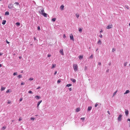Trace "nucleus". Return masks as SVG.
Here are the masks:
<instances>
[{
	"label": "nucleus",
	"instance_id": "46",
	"mask_svg": "<svg viewBox=\"0 0 130 130\" xmlns=\"http://www.w3.org/2000/svg\"><path fill=\"white\" fill-rule=\"evenodd\" d=\"M90 58H93V56L92 54L90 56Z\"/></svg>",
	"mask_w": 130,
	"mask_h": 130
},
{
	"label": "nucleus",
	"instance_id": "12",
	"mask_svg": "<svg viewBox=\"0 0 130 130\" xmlns=\"http://www.w3.org/2000/svg\"><path fill=\"white\" fill-rule=\"evenodd\" d=\"M92 109V107L91 106H89L88 107V108L87 110L88 111H90Z\"/></svg>",
	"mask_w": 130,
	"mask_h": 130
},
{
	"label": "nucleus",
	"instance_id": "47",
	"mask_svg": "<svg viewBox=\"0 0 130 130\" xmlns=\"http://www.w3.org/2000/svg\"><path fill=\"white\" fill-rule=\"evenodd\" d=\"M29 80H33V79L32 78H30L29 79Z\"/></svg>",
	"mask_w": 130,
	"mask_h": 130
},
{
	"label": "nucleus",
	"instance_id": "57",
	"mask_svg": "<svg viewBox=\"0 0 130 130\" xmlns=\"http://www.w3.org/2000/svg\"><path fill=\"white\" fill-rule=\"evenodd\" d=\"M3 54V53H0V56H1Z\"/></svg>",
	"mask_w": 130,
	"mask_h": 130
},
{
	"label": "nucleus",
	"instance_id": "8",
	"mask_svg": "<svg viewBox=\"0 0 130 130\" xmlns=\"http://www.w3.org/2000/svg\"><path fill=\"white\" fill-rule=\"evenodd\" d=\"M60 53H61V54L62 55H64V53H63V49H61L60 50Z\"/></svg>",
	"mask_w": 130,
	"mask_h": 130
},
{
	"label": "nucleus",
	"instance_id": "51",
	"mask_svg": "<svg viewBox=\"0 0 130 130\" xmlns=\"http://www.w3.org/2000/svg\"><path fill=\"white\" fill-rule=\"evenodd\" d=\"M98 64L99 65H101V63L100 62H99L98 63Z\"/></svg>",
	"mask_w": 130,
	"mask_h": 130
},
{
	"label": "nucleus",
	"instance_id": "28",
	"mask_svg": "<svg viewBox=\"0 0 130 130\" xmlns=\"http://www.w3.org/2000/svg\"><path fill=\"white\" fill-rule=\"evenodd\" d=\"M78 30L80 32H82V29L80 28Z\"/></svg>",
	"mask_w": 130,
	"mask_h": 130
},
{
	"label": "nucleus",
	"instance_id": "10",
	"mask_svg": "<svg viewBox=\"0 0 130 130\" xmlns=\"http://www.w3.org/2000/svg\"><path fill=\"white\" fill-rule=\"evenodd\" d=\"M42 102V100H41L40 101L38 102L37 104V107H38L40 104V103Z\"/></svg>",
	"mask_w": 130,
	"mask_h": 130
},
{
	"label": "nucleus",
	"instance_id": "34",
	"mask_svg": "<svg viewBox=\"0 0 130 130\" xmlns=\"http://www.w3.org/2000/svg\"><path fill=\"white\" fill-rule=\"evenodd\" d=\"M16 24L18 26H19L20 25V23H19V22H17L16 23Z\"/></svg>",
	"mask_w": 130,
	"mask_h": 130
},
{
	"label": "nucleus",
	"instance_id": "24",
	"mask_svg": "<svg viewBox=\"0 0 130 130\" xmlns=\"http://www.w3.org/2000/svg\"><path fill=\"white\" fill-rule=\"evenodd\" d=\"M72 85L71 84H67L66 85V86L68 87H69L70 86H71Z\"/></svg>",
	"mask_w": 130,
	"mask_h": 130
},
{
	"label": "nucleus",
	"instance_id": "25",
	"mask_svg": "<svg viewBox=\"0 0 130 130\" xmlns=\"http://www.w3.org/2000/svg\"><path fill=\"white\" fill-rule=\"evenodd\" d=\"M56 18H53V19H52V21H53V22H54V21H56Z\"/></svg>",
	"mask_w": 130,
	"mask_h": 130
},
{
	"label": "nucleus",
	"instance_id": "14",
	"mask_svg": "<svg viewBox=\"0 0 130 130\" xmlns=\"http://www.w3.org/2000/svg\"><path fill=\"white\" fill-rule=\"evenodd\" d=\"M56 64H53L52 65V69H53L56 66Z\"/></svg>",
	"mask_w": 130,
	"mask_h": 130
},
{
	"label": "nucleus",
	"instance_id": "31",
	"mask_svg": "<svg viewBox=\"0 0 130 130\" xmlns=\"http://www.w3.org/2000/svg\"><path fill=\"white\" fill-rule=\"evenodd\" d=\"M22 76L21 75H19L18 76V77L19 78L22 77Z\"/></svg>",
	"mask_w": 130,
	"mask_h": 130
},
{
	"label": "nucleus",
	"instance_id": "3",
	"mask_svg": "<svg viewBox=\"0 0 130 130\" xmlns=\"http://www.w3.org/2000/svg\"><path fill=\"white\" fill-rule=\"evenodd\" d=\"M112 27V24H110L108 25L106 27V28L107 29H110Z\"/></svg>",
	"mask_w": 130,
	"mask_h": 130
},
{
	"label": "nucleus",
	"instance_id": "41",
	"mask_svg": "<svg viewBox=\"0 0 130 130\" xmlns=\"http://www.w3.org/2000/svg\"><path fill=\"white\" fill-rule=\"evenodd\" d=\"M9 92V90L8 89L6 91V93H8Z\"/></svg>",
	"mask_w": 130,
	"mask_h": 130
},
{
	"label": "nucleus",
	"instance_id": "15",
	"mask_svg": "<svg viewBox=\"0 0 130 130\" xmlns=\"http://www.w3.org/2000/svg\"><path fill=\"white\" fill-rule=\"evenodd\" d=\"M129 92H130V91H129V90H126L125 91V92L124 93V94H125L127 93H128Z\"/></svg>",
	"mask_w": 130,
	"mask_h": 130
},
{
	"label": "nucleus",
	"instance_id": "63",
	"mask_svg": "<svg viewBox=\"0 0 130 130\" xmlns=\"http://www.w3.org/2000/svg\"><path fill=\"white\" fill-rule=\"evenodd\" d=\"M21 57H20H20H19V58L20 59H21Z\"/></svg>",
	"mask_w": 130,
	"mask_h": 130
},
{
	"label": "nucleus",
	"instance_id": "61",
	"mask_svg": "<svg viewBox=\"0 0 130 130\" xmlns=\"http://www.w3.org/2000/svg\"><path fill=\"white\" fill-rule=\"evenodd\" d=\"M34 40H36V37H34Z\"/></svg>",
	"mask_w": 130,
	"mask_h": 130
},
{
	"label": "nucleus",
	"instance_id": "7",
	"mask_svg": "<svg viewBox=\"0 0 130 130\" xmlns=\"http://www.w3.org/2000/svg\"><path fill=\"white\" fill-rule=\"evenodd\" d=\"M35 97L37 99H39L41 98V97L38 95H36Z\"/></svg>",
	"mask_w": 130,
	"mask_h": 130
},
{
	"label": "nucleus",
	"instance_id": "6",
	"mask_svg": "<svg viewBox=\"0 0 130 130\" xmlns=\"http://www.w3.org/2000/svg\"><path fill=\"white\" fill-rule=\"evenodd\" d=\"M122 116V115H119V116L118 118V121H121Z\"/></svg>",
	"mask_w": 130,
	"mask_h": 130
},
{
	"label": "nucleus",
	"instance_id": "54",
	"mask_svg": "<svg viewBox=\"0 0 130 130\" xmlns=\"http://www.w3.org/2000/svg\"><path fill=\"white\" fill-rule=\"evenodd\" d=\"M107 112L109 114V115H110V112L109 111H107Z\"/></svg>",
	"mask_w": 130,
	"mask_h": 130
},
{
	"label": "nucleus",
	"instance_id": "11",
	"mask_svg": "<svg viewBox=\"0 0 130 130\" xmlns=\"http://www.w3.org/2000/svg\"><path fill=\"white\" fill-rule=\"evenodd\" d=\"M80 110V108L79 107H78L76 109V112H78Z\"/></svg>",
	"mask_w": 130,
	"mask_h": 130
},
{
	"label": "nucleus",
	"instance_id": "20",
	"mask_svg": "<svg viewBox=\"0 0 130 130\" xmlns=\"http://www.w3.org/2000/svg\"><path fill=\"white\" fill-rule=\"evenodd\" d=\"M9 12L8 11L6 12H5V15H9Z\"/></svg>",
	"mask_w": 130,
	"mask_h": 130
},
{
	"label": "nucleus",
	"instance_id": "26",
	"mask_svg": "<svg viewBox=\"0 0 130 130\" xmlns=\"http://www.w3.org/2000/svg\"><path fill=\"white\" fill-rule=\"evenodd\" d=\"M127 62H126L124 63V65L125 67L126 66L127 64Z\"/></svg>",
	"mask_w": 130,
	"mask_h": 130
},
{
	"label": "nucleus",
	"instance_id": "44",
	"mask_svg": "<svg viewBox=\"0 0 130 130\" xmlns=\"http://www.w3.org/2000/svg\"><path fill=\"white\" fill-rule=\"evenodd\" d=\"M25 84L24 82H22L21 83V85H24Z\"/></svg>",
	"mask_w": 130,
	"mask_h": 130
},
{
	"label": "nucleus",
	"instance_id": "4",
	"mask_svg": "<svg viewBox=\"0 0 130 130\" xmlns=\"http://www.w3.org/2000/svg\"><path fill=\"white\" fill-rule=\"evenodd\" d=\"M8 7L9 9H12L13 8V5L11 4H9Z\"/></svg>",
	"mask_w": 130,
	"mask_h": 130
},
{
	"label": "nucleus",
	"instance_id": "60",
	"mask_svg": "<svg viewBox=\"0 0 130 130\" xmlns=\"http://www.w3.org/2000/svg\"><path fill=\"white\" fill-rule=\"evenodd\" d=\"M40 88V87H38L37 88V89H39V88Z\"/></svg>",
	"mask_w": 130,
	"mask_h": 130
},
{
	"label": "nucleus",
	"instance_id": "2",
	"mask_svg": "<svg viewBox=\"0 0 130 130\" xmlns=\"http://www.w3.org/2000/svg\"><path fill=\"white\" fill-rule=\"evenodd\" d=\"M73 68L74 71H76L78 70V66L77 64H74Z\"/></svg>",
	"mask_w": 130,
	"mask_h": 130
},
{
	"label": "nucleus",
	"instance_id": "37",
	"mask_svg": "<svg viewBox=\"0 0 130 130\" xmlns=\"http://www.w3.org/2000/svg\"><path fill=\"white\" fill-rule=\"evenodd\" d=\"M17 75V72H14L13 74V75L14 76L16 75Z\"/></svg>",
	"mask_w": 130,
	"mask_h": 130
},
{
	"label": "nucleus",
	"instance_id": "27",
	"mask_svg": "<svg viewBox=\"0 0 130 130\" xmlns=\"http://www.w3.org/2000/svg\"><path fill=\"white\" fill-rule=\"evenodd\" d=\"M61 82V81L60 80V79L58 80L57 81V83L58 84L59 83Z\"/></svg>",
	"mask_w": 130,
	"mask_h": 130
},
{
	"label": "nucleus",
	"instance_id": "1",
	"mask_svg": "<svg viewBox=\"0 0 130 130\" xmlns=\"http://www.w3.org/2000/svg\"><path fill=\"white\" fill-rule=\"evenodd\" d=\"M39 12L41 14L43 15L45 17H47V14L44 12V10L43 9H40Z\"/></svg>",
	"mask_w": 130,
	"mask_h": 130
},
{
	"label": "nucleus",
	"instance_id": "18",
	"mask_svg": "<svg viewBox=\"0 0 130 130\" xmlns=\"http://www.w3.org/2000/svg\"><path fill=\"white\" fill-rule=\"evenodd\" d=\"M5 88H6L5 87H1V91L4 90H5Z\"/></svg>",
	"mask_w": 130,
	"mask_h": 130
},
{
	"label": "nucleus",
	"instance_id": "13",
	"mask_svg": "<svg viewBox=\"0 0 130 130\" xmlns=\"http://www.w3.org/2000/svg\"><path fill=\"white\" fill-rule=\"evenodd\" d=\"M101 40H99L97 42V44H98L100 45L101 44Z\"/></svg>",
	"mask_w": 130,
	"mask_h": 130
},
{
	"label": "nucleus",
	"instance_id": "56",
	"mask_svg": "<svg viewBox=\"0 0 130 130\" xmlns=\"http://www.w3.org/2000/svg\"><path fill=\"white\" fill-rule=\"evenodd\" d=\"M69 90H70V91H71V90H72V89H71V88H69Z\"/></svg>",
	"mask_w": 130,
	"mask_h": 130
},
{
	"label": "nucleus",
	"instance_id": "43",
	"mask_svg": "<svg viewBox=\"0 0 130 130\" xmlns=\"http://www.w3.org/2000/svg\"><path fill=\"white\" fill-rule=\"evenodd\" d=\"M99 36L101 38H102L103 36L102 35L100 34Z\"/></svg>",
	"mask_w": 130,
	"mask_h": 130
},
{
	"label": "nucleus",
	"instance_id": "40",
	"mask_svg": "<svg viewBox=\"0 0 130 130\" xmlns=\"http://www.w3.org/2000/svg\"><path fill=\"white\" fill-rule=\"evenodd\" d=\"M57 71H55V73L54 74V75H55L56 74H57Z\"/></svg>",
	"mask_w": 130,
	"mask_h": 130
},
{
	"label": "nucleus",
	"instance_id": "19",
	"mask_svg": "<svg viewBox=\"0 0 130 130\" xmlns=\"http://www.w3.org/2000/svg\"><path fill=\"white\" fill-rule=\"evenodd\" d=\"M78 58L80 59H82L83 58V55H79L78 56Z\"/></svg>",
	"mask_w": 130,
	"mask_h": 130
},
{
	"label": "nucleus",
	"instance_id": "48",
	"mask_svg": "<svg viewBox=\"0 0 130 130\" xmlns=\"http://www.w3.org/2000/svg\"><path fill=\"white\" fill-rule=\"evenodd\" d=\"M23 100V98H21L20 99V102H21Z\"/></svg>",
	"mask_w": 130,
	"mask_h": 130
},
{
	"label": "nucleus",
	"instance_id": "49",
	"mask_svg": "<svg viewBox=\"0 0 130 130\" xmlns=\"http://www.w3.org/2000/svg\"><path fill=\"white\" fill-rule=\"evenodd\" d=\"M38 30H40V26H38Z\"/></svg>",
	"mask_w": 130,
	"mask_h": 130
},
{
	"label": "nucleus",
	"instance_id": "9",
	"mask_svg": "<svg viewBox=\"0 0 130 130\" xmlns=\"http://www.w3.org/2000/svg\"><path fill=\"white\" fill-rule=\"evenodd\" d=\"M125 113L126 116H127L128 114V110L125 109Z\"/></svg>",
	"mask_w": 130,
	"mask_h": 130
},
{
	"label": "nucleus",
	"instance_id": "64",
	"mask_svg": "<svg viewBox=\"0 0 130 130\" xmlns=\"http://www.w3.org/2000/svg\"><path fill=\"white\" fill-rule=\"evenodd\" d=\"M98 50V48H97L96 50V51H97Z\"/></svg>",
	"mask_w": 130,
	"mask_h": 130
},
{
	"label": "nucleus",
	"instance_id": "5",
	"mask_svg": "<svg viewBox=\"0 0 130 130\" xmlns=\"http://www.w3.org/2000/svg\"><path fill=\"white\" fill-rule=\"evenodd\" d=\"M70 37L71 40H72L73 41L74 40L73 36L72 34H71L70 35Z\"/></svg>",
	"mask_w": 130,
	"mask_h": 130
},
{
	"label": "nucleus",
	"instance_id": "42",
	"mask_svg": "<svg viewBox=\"0 0 130 130\" xmlns=\"http://www.w3.org/2000/svg\"><path fill=\"white\" fill-rule=\"evenodd\" d=\"M28 93H31V94H32V91H29Z\"/></svg>",
	"mask_w": 130,
	"mask_h": 130
},
{
	"label": "nucleus",
	"instance_id": "55",
	"mask_svg": "<svg viewBox=\"0 0 130 130\" xmlns=\"http://www.w3.org/2000/svg\"><path fill=\"white\" fill-rule=\"evenodd\" d=\"M87 69V67L86 66L85 67V70H86Z\"/></svg>",
	"mask_w": 130,
	"mask_h": 130
},
{
	"label": "nucleus",
	"instance_id": "29",
	"mask_svg": "<svg viewBox=\"0 0 130 130\" xmlns=\"http://www.w3.org/2000/svg\"><path fill=\"white\" fill-rule=\"evenodd\" d=\"M6 128V127L5 126H3L2 128V129H3V130L5 129Z\"/></svg>",
	"mask_w": 130,
	"mask_h": 130
},
{
	"label": "nucleus",
	"instance_id": "32",
	"mask_svg": "<svg viewBox=\"0 0 130 130\" xmlns=\"http://www.w3.org/2000/svg\"><path fill=\"white\" fill-rule=\"evenodd\" d=\"M76 17L77 18H78L79 17V14H76Z\"/></svg>",
	"mask_w": 130,
	"mask_h": 130
},
{
	"label": "nucleus",
	"instance_id": "52",
	"mask_svg": "<svg viewBox=\"0 0 130 130\" xmlns=\"http://www.w3.org/2000/svg\"><path fill=\"white\" fill-rule=\"evenodd\" d=\"M98 104H96L95 105V107H96L98 105Z\"/></svg>",
	"mask_w": 130,
	"mask_h": 130
},
{
	"label": "nucleus",
	"instance_id": "16",
	"mask_svg": "<svg viewBox=\"0 0 130 130\" xmlns=\"http://www.w3.org/2000/svg\"><path fill=\"white\" fill-rule=\"evenodd\" d=\"M71 80L73 82L75 83L76 80L75 79H73V78H71Z\"/></svg>",
	"mask_w": 130,
	"mask_h": 130
},
{
	"label": "nucleus",
	"instance_id": "21",
	"mask_svg": "<svg viewBox=\"0 0 130 130\" xmlns=\"http://www.w3.org/2000/svg\"><path fill=\"white\" fill-rule=\"evenodd\" d=\"M6 20H3V22H2V24L3 25H4L6 23Z\"/></svg>",
	"mask_w": 130,
	"mask_h": 130
},
{
	"label": "nucleus",
	"instance_id": "36",
	"mask_svg": "<svg viewBox=\"0 0 130 130\" xmlns=\"http://www.w3.org/2000/svg\"><path fill=\"white\" fill-rule=\"evenodd\" d=\"M30 119L31 120H34L35 119V118L34 117H31L30 118Z\"/></svg>",
	"mask_w": 130,
	"mask_h": 130
},
{
	"label": "nucleus",
	"instance_id": "38",
	"mask_svg": "<svg viewBox=\"0 0 130 130\" xmlns=\"http://www.w3.org/2000/svg\"><path fill=\"white\" fill-rule=\"evenodd\" d=\"M66 38V35L65 34H64L63 35V38Z\"/></svg>",
	"mask_w": 130,
	"mask_h": 130
},
{
	"label": "nucleus",
	"instance_id": "59",
	"mask_svg": "<svg viewBox=\"0 0 130 130\" xmlns=\"http://www.w3.org/2000/svg\"><path fill=\"white\" fill-rule=\"evenodd\" d=\"M127 120L128 121H130V119H127Z\"/></svg>",
	"mask_w": 130,
	"mask_h": 130
},
{
	"label": "nucleus",
	"instance_id": "22",
	"mask_svg": "<svg viewBox=\"0 0 130 130\" xmlns=\"http://www.w3.org/2000/svg\"><path fill=\"white\" fill-rule=\"evenodd\" d=\"M14 5H16L17 6H19V3L18 2H15L14 3Z\"/></svg>",
	"mask_w": 130,
	"mask_h": 130
},
{
	"label": "nucleus",
	"instance_id": "17",
	"mask_svg": "<svg viewBox=\"0 0 130 130\" xmlns=\"http://www.w3.org/2000/svg\"><path fill=\"white\" fill-rule=\"evenodd\" d=\"M64 6L63 5H62L60 7V8L61 10H63L64 9Z\"/></svg>",
	"mask_w": 130,
	"mask_h": 130
},
{
	"label": "nucleus",
	"instance_id": "53",
	"mask_svg": "<svg viewBox=\"0 0 130 130\" xmlns=\"http://www.w3.org/2000/svg\"><path fill=\"white\" fill-rule=\"evenodd\" d=\"M6 43L7 44H9V42L7 40H6Z\"/></svg>",
	"mask_w": 130,
	"mask_h": 130
},
{
	"label": "nucleus",
	"instance_id": "30",
	"mask_svg": "<svg viewBox=\"0 0 130 130\" xmlns=\"http://www.w3.org/2000/svg\"><path fill=\"white\" fill-rule=\"evenodd\" d=\"M117 90L115 92H114V93L113 94V96H114L117 93Z\"/></svg>",
	"mask_w": 130,
	"mask_h": 130
},
{
	"label": "nucleus",
	"instance_id": "39",
	"mask_svg": "<svg viewBox=\"0 0 130 130\" xmlns=\"http://www.w3.org/2000/svg\"><path fill=\"white\" fill-rule=\"evenodd\" d=\"M11 103V102L9 100L7 102V103L8 104H10Z\"/></svg>",
	"mask_w": 130,
	"mask_h": 130
},
{
	"label": "nucleus",
	"instance_id": "35",
	"mask_svg": "<svg viewBox=\"0 0 130 130\" xmlns=\"http://www.w3.org/2000/svg\"><path fill=\"white\" fill-rule=\"evenodd\" d=\"M85 119V118L84 117L82 118H80V119L83 120V121H84Z\"/></svg>",
	"mask_w": 130,
	"mask_h": 130
},
{
	"label": "nucleus",
	"instance_id": "58",
	"mask_svg": "<svg viewBox=\"0 0 130 130\" xmlns=\"http://www.w3.org/2000/svg\"><path fill=\"white\" fill-rule=\"evenodd\" d=\"M103 32V31L102 30H101V31H100V33H101L102 32Z\"/></svg>",
	"mask_w": 130,
	"mask_h": 130
},
{
	"label": "nucleus",
	"instance_id": "33",
	"mask_svg": "<svg viewBox=\"0 0 130 130\" xmlns=\"http://www.w3.org/2000/svg\"><path fill=\"white\" fill-rule=\"evenodd\" d=\"M116 51V49L115 48H113L112 50V52H114Z\"/></svg>",
	"mask_w": 130,
	"mask_h": 130
},
{
	"label": "nucleus",
	"instance_id": "62",
	"mask_svg": "<svg viewBox=\"0 0 130 130\" xmlns=\"http://www.w3.org/2000/svg\"><path fill=\"white\" fill-rule=\"evenodd\" d=\"M2 66V65L1 64H0V67H1Z\"/></svg>",
	"mask_w": 130,
	"mask_h": 130
},
{
	"label": "nucleus",
	"instance_id": "23",
	"mask_svg": "<svg viewBox=\"0 0 130 130\" xmlns=\"http://www.w3.org/2000/svg\"><path fill=\"white\" fill-rule=\"evenodd\" d=\"M125 7L127 9H129V7L127 5H125Z\"/></svg>",
	"mask_w": 130,
	"mask_h": 130
},
{
	"label": "nucleus",
	"instance_id": "45",
	"mask_svg": "<svg viewBox=\"0 0 130 130\" xmlns=\"http://www.w3.org/2000/svg\"><path fill=\"white\" fill-rule=\"evenodd\" d=\"M22 120V118H20L19 119V121H20Z\"/></svg>",
	"mask_w": 130,
	"mask_h": 130
},
{
	"label": "nucleus",
	"instance_id": "50",
	"mask_svg": "<svg viewBox=\"0 0 130 130\" xmlns=\"http://www.w3.org/2000/svg\"><path fill=\"white\" fill-rule=\"evenodd\" d=\"M51 55H50V54H48V55H47V56L48 57H51Z\"/></svg>",
	"mask_w": 130,
	"mask_h": 130
}]
</instances>
